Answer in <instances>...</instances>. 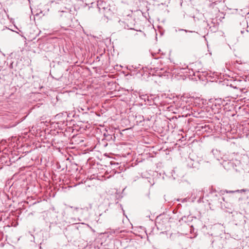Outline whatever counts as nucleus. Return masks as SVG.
<instances>
[{"label":"nucleus","instance_id":"obj_7","mask_svg":"<svg viewBox=\"0 0 249 249\" xmlns=\"http://www.w3.org/2000/svg\"><path fill=\"white\" fill-rule=\"evenodd\" d=\"M119 22H120V23H124V22H123V21H119Z\"/></svg>","mask_w":249,"mask_h":249},{"label":"nucleus","instance_id":"obj_1","mask_svg":"<svg viewBox=\"0 0 249 249\" xmlns=\"http://www.w3.org/2000/svg\"><path fill=\"white\" fill-rule=\"evenodd\" d=\"M103 9L102 12L100 13L103 14L105 17L108 18V16L112 13L109 6H107L106 7L103 8Z\"/></svg>","mask_w":249,"mask_h":249},{"label":"nucleus","instance_id":"obj_4","mask_svg":"<svg viewBox=\"0 0 249 249\" xmlns=\"http://www.w3.org/2000/svg\"><path fill=\"white\" fill-rule=\"evenodd\" d=\"M178 31H184L186 33H188V32H190V33H193L194 32V31H189V30H185V29H180V28H178V29H175V31L176 32H178Z\"/></svg>","mask_w":249,"mask_h":249},{"label":"nucleus","instance_id":"obj_6","mask_svg":"<svg viewBox=\"0 0 249 249\" xmlns=\"http://www.w3.org/2000/svg\"><path fill=\"white\" fill-rule=\"evenodd\" d=\"M244 31H241V34H243V33H244Z\"/></svg>","mask_w":249,"mask_h":249},{"label":"nucleus","instance_id":"obj_3","mask_svg":"<svg viewBox=\"0 0 249 249\" xmlns=\"http://www.w3.org/2000/svg\"><path fill=\"white\" fill-rule=\"evenodd\" d=\"M189 218V216H184L179 220V222L181 224H183V223L186 222L187 220Z\"/></svg>","mask_w":249,"mask_h":249},{"label":"nucleus","instance_id":"obj_2","mask_svg":"<svg viewBox=\"0 0 249 249\" xmlns=\"http://www.w3.org/2000/svg\"><path fill=\"white\" fill-rule=\"evenodd\" d=\"M106 3L103 1H98L97 6L100 12H102L103 8L106 7Z\"/></svg>","mask_w":249,"mask_h":249},{"label":"nucleus","instance_id":"obj_5","mask_svg":"<svg viewBox=\"0 0 249 249\" xmlns=\"http://www.w3.org/2000/svg\"><path fill=\"white\" fill-rule=\"evenodd\" d=\"M124 28H128V25H127V26H124Z\"/></svg>","mask_w":249,"mask_h":249}]
</instances>
